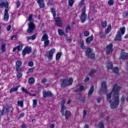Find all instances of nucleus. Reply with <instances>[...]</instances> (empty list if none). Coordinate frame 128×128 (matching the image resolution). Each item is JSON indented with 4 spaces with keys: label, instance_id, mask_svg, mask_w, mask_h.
Returning <instances> with one entry per match:
<instances>
[{
    "label": "nucleus",
    "instance_id": "obj_51",
    "mask_svg": "<svg viewBox=\"0 0 128 128\" xmlns=\"http://www.w3.org/2000/svg\"><path fill=\"white\" fill-rule=\"evenodd\" d=\"M36 56V50H34L32 53V58H35Z\"/></svg>",
    "mask_w": 128,
    "mask_h": 128
},
{
    "label": "nucleus",
    "instance_id": "obj_62",
    "mask_svg": "<svg viewBox=\"0 0 128 128\" xmlns=\"http://www.w3.org/2000/svg\"><path fill=\"white\" fill-rule=\"evenodd\" d=\"M16 35H14L11 36L10 40H16Z\"/></svg>",
    "mask_w": 128,
    "mask_h": 128
},
{
    "label": "nucleus",
    "instance_id": "obj_42",
    "mask_svg": "<svg viewBox=\"0 0 128 128\" xmlns=\"http://www.w3.org/2000/svg\"><path fill=\"white\" fill-rule=\"evenodd\" d=\"M62 52H58L56 54V60H58L60 58V57L62 56Z\"/></svg>",
    "mask_w": 128,
    "mask_h": 128
},
{
    "label": "nucleus",
    "instance_id": "obj_17",
    "mask_svg": "<svg viewBox=\"0 0 128 128\" xmlns=\"http://www.w3.org/2000/svg\"><path fill=\"white\" fill-rule=\"evenodd\" d=\"M84 90H86V87L84 85H80L77 89L74 90V92H82Z\"/></svg>",
    "mask_w": 128,
    "mask_h": 128
},
{
    "label": "nucleus",
    "instance_id": "obj_32",
    "mask_svg": "<svg viewBox=\"0 0 128 128\" xmlns=\"http://www.w3.org/2000/svg\"><path fill=\"white\" fill-rule=\"evenodd\" d=\"M88 58H90L92 60H96V54L94 53H92L89 56H87Z\"/></svg>",
    "mask_w": 128,
    "mask_h": 128
},
{
    "label": "nucleus",
    "instance_id": "obj_16",
    "mask_svg": "<svg viewBox=\"0 0 128 128\" xmlns=\"http://www.w3.org/2000/svg\"><path fill=\"white\" fill-rule=\"evenodd\" d=\"M92 40H94V36L92 35L86 39V44H90V42H92Z\"/></svg>",
    "mask_w": 128,
    "mask_h": 128
},
{
    "label": "nucleus",
    "instance_id": "obj_45",
    "mask_svg": "<svg viewBox=\"0 0 128 128\" xmlns=\"http://www.w3.org/2000/svg\"><path fill=\"white\" fill-rule=\"evenodd\" d=\"M16 48L18 52H20V50H22V44H19V45Z\"/></svg>",
    "mask_w": 128,
    "mask_h": 128
},
{
    "label": "nucleus",
    "instance_id": "obj_24",
    "mask_svg": "<svg viewBox=\"0 0 128 128\" xmlns=\"http://www.w3.org/2000/svg\"><path fill=\"white\" fill-rule=\"evenodd\" d=\"M119 68L118 66H116L113 68L112 72L115 74L116 76H120V73L118 72Z\"/></svg>",
    "mask_w": 128,
    "mask_h": 128
},
{
    "label": "nucleus",
    "instance_id": "obj_8",
    "mask_svg": "<svg viewBox=\"0 0 128 128\" xmlns=\"http://www.w3.org/2000/svg\"><path fill=\"white\" fill-rule=\"evenodd\" d=\"M56 52V48H53L51 50H50L46 54V56L50 60H52V56H54V54Z\"/></svg>",
    "mask_w": 128,
    "mask_h": 128
},
{
    "label": "nucleus",
    "instance_id": "obj_58",
    "mask_svg": "<svg viewBox=\"0 0 128 128\" xmlns=\"http://www.w3.org/2000/svg\"><path fill=\"white\" fill-rule=\"evenodd\" d=\"M84 36H90V32L85 31L84 32Z\"/></svg>",
    "mask_w": 128,
    "mask_h": 128
},
{
    "label": "nucleus",
    "instance_id": "obj_20",
    "mask_svg": "<svg viewBox=\"0 0 128 128\" xmlns=\"http://www.w3.org/2000/svg\"><path fill=\"white\" fill-rule=\"evenodd\" d=\"M20 86V84H18V86H16V87L13 86L12 88L10 90V93L12 94L14 92H18V88Z\"/></svg>",
    "mask_w": 128,
    "mask_h": 128
},
{
    "label": "nucleus",
    "instance_id": "obj_1",
    "mask_svg": "<svg viewBox=\"0 0 128 128\" xmlns=\"http://www.w3.org/2000/svg\"><path fill=\"white\" fill-rule=\"evenodd\" d=\"M120 90H122V87L118 86V84L115 83L113 84L112 92L106 94V100L108 102L109 104L112 102V100H110V98H112H112H114V94L120 96L119 94L120 92Z\"/></svg>",
    "mask_w": 128,
    "mask_h": 128
},
{
    "label": "nucleus",
    "instance_id": "obj_26",
    "mask_svg": "<svg viewBox=\"0 0 128 128\" xmlns=\"http://www.w3.org/2000/svg\"><path fill=\"white\" fill-rule=\"evenodd\" d=\"M6 43L4 42L1 44L2 52H6Z\"/></svg>",
    "mask_w": 128,
    "mask_h": 128
},
{
    "label": "nucleus",
    "instance_id": "obj_46",
    "mask_svg": "<svg viewBox=\"0 0 128 128\" xmlns=\"http://www.w3.org/2000/svg\"><path fill=\"white\" fill-rule=\"evenodd\" d=\"M74 4V0H68V6H72Z\"/></svg>",
    "mask_w": 128,
    "mask_h": 128
},
{
    "label": "nucleus",
    "instance_id": "obj_35",
    "mask_svg": "<svg viewBox=\"0 0 128 128\" xmlns=\"http://www.w3.org/2000/svg\"><path fill=\"white\" fill-rule=\"evenodd\" d=\"M72 82H74L72 78H69L68 80H67V86H72Z\"/></svg>",
    "mask_w": 128,
    "mask_h": 128
},
{
    "label": "nucleus",
    "instance_id": "obj_49",
    "mask_svg": "<svg viewBox=\"0 0 128 128\" xmlns=\"http://www.w3.org/2000/svg\"><path fill=\"white\" fill-rule=\"evenodd\" d=\"M4 16H8V8H6Z\"/></svg>",
    "mask_w": 128,
    "mask_h": 128
},
{
    "label": "nucleus",
    "instance_id": "obj_39",
    "mask_svg": "<svg viewBox=\"0 0 128 128\" xmlns=\"http://www.w3.org/2000/svg\"><path fill=\"white\" fill-rule=\"evenodd\" d=\"M81 16H86V6H84L82 9Z\"/></svg>",
    "mask_w": 128,
    "mask_h": 128
},
{
    "label": "nucleus",
    "instance_id": "obj_37",
    "mask_svg": "<svg viewBox=\"0 0 128 128\" xmlns=\"http://www.w3.org/2000/svg\"><path fill=\"white\" fill-rule=\"evenodd\" d=\"M98 128H104V122H100L98 124Z\"/></svg>",
    "mask_w": 128,
    "mask_h": 128
},
{
    "label": "nucleus",
    "instance_id": "obj_50",
    "mask_svg": "<svg viewBox=\"0 0 128 128\" xmlns=\"http://www.w3.org/2000/svg\"><path fill=\"white\" fill-rule=\"evenodd\" d=\"M21 90H22V92H24L25 94H28V90L26 89L24 87H22Z\"/></svg>",
    "mask_w": 128,
    "mask_h": 128
},
{
    "label": "nucleus",
    "instance_id": "obj_23",
    "mask_svg": "<svg viewBox=\"0 0 128 128\" xmlns=\"http://www.w3.org/2000/svg\"><path fill=\"white\" fill-rule=\"evenodd\" d=\"M106 66L107 68V69L108 70H112V68H114V64H112V62H108L106 64Z\"/></svg>",
    "mask_w": 128,
    "mask_h": 128
},
{
    "label": "nucleus",
    "instance_id": "obj_34",
    "mask_svg": "<svg viewBox=\"0 0 128 128\" xmlns=\"http://www.w3.org/2000/svg\"><path fill=\"white\" fill-rule=\"evenodd\" d=\"M112 30V25L108 24L107 28L105 30V33L108 34Z\"/></svg>",
    "mask_w": 128,
    "mask_h": 128
},
{
    "label": "nucleus",
    "instance_id": "obj_22",
    "mask_svg": "<svg viewBox=\"0 0 128 128\" xmlns=\"http://www.w3.org/2000/svg\"><path fill=\"white\" fill-rule=\"evenodd\" d=\"M38 36V33H36L32 36H30L27 38V42H28L29 40H34L36 38V36Z\"/></svg>",
    "mask_w": 128,
    "mask_h": 128
},
{
    "label": "nucleus",
    "instance_id": "obj_53",
    "mask_svg": "<svg viewBox=\"0 0 128 128\" xmlns=\"http://www.w3.org/2000/svg\"><path fill=\"white\" fill-rule=\"evenodd\" d=\"M64 36H65L66 37V40H68V42H72V38H70L69 37H68V35H66V34H64Z\"/></svg>",
    "mask_w": 128,
    "mask_h": 128
},
{
    "label": "nucleus",
    "instance_id": "obj_63",
    "mask_svg": "<svg viewBox=\"0 0 128 128\" xmlns=\"http://www.w3.org/2000/svg\"><path fill=\"white\" fill-rule=\"evenodd\" d=\"M79 99L80 100H82V102H84V100H86V97H84V96L81 97V98H79Z\"/></svg>",
    "mask_w": 128,
    "mask_h": 128
},
{
    "label": "nucleus",
    "instance_id": "obj_3",
    "mask_svg": "<svg viewBox=\"0 0 128 128\" xmlns=\"http://www.w3.org/2000/svg\"><path fill=\"white\" fill-rule=\"evenodd\" d=\"M28 20L30 22L28 26V28L27 30L28 34H34V30H36V24L34 23V18L32 16H29L28 18Z\"/></svg>",
    "mask_w": 128,
    "mask_h": 128
},
{
    "label": "nucleus",
    "instance_id": "obj_6",
    "mask_svg": "<svg viewBox=\"0 0 128 128\" xmlns=\"http://www.w3.org/2000/svg\"><path fill=\"white\" fill-rule=\"evenodd\" d=\"M54 98V94L50 90H42V98Z\"/></svg>",
    "mask_w": 128,
    "mask_h": 128
},
{
    "label": "nucleus",
    "instance_id": "obj_59",
    "mask_svg": "<svg viewBox=\"0 0 128 128\" xmlns=\"http://www.w3.org/2000/svg\"><path fill=\"white\" fill-rule=\"evenodd\" d=\"M16 4H17V8H20V4H22V3L20 2V0H18L16 2Z\"/></svg>",
    "mask_w": 128,
    "mask_h": 128
},
{
    "label": "nucleus",
    "instance_id": "obj_56",
    "mask_svg": "<svg viewBox=\"0 0 128 128\" xmlns=\"http://www.w3.org/2000/svg\"><path fill=\"white\" fill-rule=\"evenodd\" d=\"M28 66H30V67L34 66V62H32V61H30V62H28Z\"/></svg>",
    "mask_w": 128,
    "mask_h": 128
},
{
    "label": "nucleus",
    "instance_id": "obj_38",
    "mask_svg": "<svg viewBox=\"0 0 128 128\" xmlns=\"http://www.w3.org/2000/svg\"><path fill=\"white\" fill-rule=\"evenodd\" d=\"M99 35H100V38H102V39L104 38H105L106 37V34H104V32H99Z\"/></svg>",
    "mask_w": 128,
    "mask_h": 128
},
{
    "label": "nucleus",
    "instance_id": "obj_9",
    "mask_svg": "<svg viewBox=\"0 0 128 128\" xmlns=\"http://www.w3.org/2000/svg\"><path fill=\"white\" fill-rule=\"evenodd\" d=\"M114 48V44H112L110 43L109 44L107 45L106 46V54H110V52H114V49L112 48Z\"/></svg>",
    "mask_w": 128,
    "mask_h": 128
},
{
    "label": "nucleus",
    "instance_id": "obj_61",
    "mask_svg": "<svg viewBox=\"0 0 128 128\" xmlns=\"http://www.w3.org/2000/svg\"><path fill=\"white\" fill-rule=\"evenodd\" d=\"M80 20H81L82 22H86V17L81 16Z\"/></svg>",
    "mask_w": 128,
    "mask_h": 128
},
{
    "label": "nucleus",
    "instance_id": "obj_40",
    "mask_svg": "<svg viewBox=\"0 0 128 128\" xmlns=\"http://www.w3.org/2000/svg\"><path fill=\"white\" fill-rule=\"evenodd\" d=\"M102 28H106L108 26V22L106 21L102 22H101Z\"/></svg>",
    "mask_w": 128,
    "mask_h": 128
},
{
    "label": "nucleus",
    "instance_id": "obj_7",
    "mask_svg": "<svg viewBox=\"0 0 128 128\" xmlns=\"http://www.w3.org/2000/svg\"><path fill=\"white\" fill-rule=\"evenodd\" d=\"M32 47H30L29 46H26V48H24L22 51V56L24 58L26 56L27 54H30L32 52Z\"/></svg>",
    "mask_w": 128,
    "mask_h": 128
},
{
    "label": "nucleus",
    "instance_id": "obj_18",
    "mask_svg": "<svg viewBox=\"0 0 128 128\" xmlns=\"http://www.w3.org/2000/svg\"><path fill=\"white\" fill-rule=\"evenodd\" d=\"M60 82H62L61 86H64V88H66V86H68V80L66 79H60Z\"/></svg>",
    "mask_w": 128,
    "mask_h": 128
},
{
    "label": "nucleus",
    "instance_id": "obj_47",
    "mask_svg": "<svg viewBox=\"0 0 128 128\" xmlns=\"http://www.w3.org/2000/svg\"><path fill=\"white\" fill-rule=\"evenodd\" d=\"M16 68L17 72H22V66L16 67Z\"/></svg>",
    "mask_w": 128,
    "mask_h": 128
},
{
    "label": "nucleus",
    "instance_id": "obj_12",
    "mask_svg": "<svg viewBox=\"0 0 128 128\" xmlns=\"http://www.w3.org/2000/svg\"><path fill=\"white\" fill-rule=\"evenodd\" d=\"M120 60H128V53L126 52H122L120 54Z\"/></svg>",
    "mask_w": 128,
    "mask_h": 128
},
{
    "label": "nucleus",
    "instance_id": "obj_33",
    "mask_svg": "<svg viewBox=\"0 0 128 128\" xmlns=\"http://www.w3.org/2000/svg\"><path fill=\"white\" fill-rule=\"evenodd\" d=\"M32 102V108H36V106L38 105V100L36 99H33Z\"/></svg>",
    "mask_w": 128,
    "mask_h": 128
},
{
    "label": "nucleus",
    "instance_id": "obj_36",
    "mask_svg": "<svg viewBox=\"0 0 128 128\" xmlns=\"http://www.w3.org/2000/svg\"><path fill=\"white\" fill-rule=\"evenodd\" d=\"M58 34L60 36H64V34H66L64 31L62 29H58Z\"/></svg>",
    "mask_w": 128,
    "mask_h": 128
},
{
    "label": "nucleus",
    "instance_id": "obj_15",
    "mask_svg": "<svg viewBox=\"0 0 128 128\" xmlns=\"http://www.w3.org/2000/svg\"><path fill=\"white\" fill-rule=\"evenodd\" d=\"M101 88H103V92H108V86H106V82H102L101 84Z\"/></svg>",
    "mask_w": 128,
    "mask_h": 128
},
{
    "label": "nucleus",
    "instance_id": "obj_60",
    "mask_svg": "<svg viewBox=\"0 0 128 128\" xmlns=\"http://www.w3.org/2000/svg\"><path fill=\"white\" fill-rule=\"evenodd\" d=\"M88 112H86V110H84L83 111V118H86V114Z\"/></svg>",
    "mask_w": 128,
    "mask_h": 128
},
{
    "label": "nucleus",
    "instance_id": "obj_14",
    "mask_svg": "<svg viewBox=\"0 0 128 128\" xmlns=\"http://www.w3.org/2000/svg\"><path fill=\"white\" fill-rule=\"evenodd\" d=\"M38 4H39L40 8H46V4H44V0H37Z\"/></svg>",
    "mask_w": 128,
    "mask_h": 128
},
{
    "label": "nucleus",
    "instance_id": "obj_64",
    "mask_svg": "<svg viewBox=\"0 0 128 128\" xmlns=\"http://www.w3.org/2000/svg\"><path fill=\"white\" fill-rule=\"evenodd\" d=\"M125 100H126V97H124V96L123 95L121 98V102H125Z\"/></svg>",
    "mask_w": 128,
    "mask_h": 128
},
{
    "label": "nucleus",
    "instance_id": "obj_27",
    "mask_svg": "<svg viewBox=\"0 0 128 128\" xmlns=\"http://www.w3.org/2000/svg\"><path fill=\"white\" fill-rule=\"evenodd\" d=\"M96 70L94 69H91L90 70V72L88 73L89 76H90L92 78L94 76V74H96Z\"/></svg>",
    "mask_w": 128,
    "mask_h": 128
},
{
    "label": "nucleus",
    "instance_id": "obj_28",
    "mask_svg": "<svg viewBox=\"0 0 128 128\" xmlns=\"http://www.w3.org/2000/svg\"><path fill=\"white\" fill-rule=\"evenodd\" d=\"M49 37L48 36V34H44L42 36V38H41V42H44V40H48Z\"/></svg>",
    "mask_w": 128,
    "mask_h": 128
},
{
    "label": "nucleus",
    "instance_id": "obj_52",
    "mask_svg": "<svg viewBox=\"0 0 128 128\" xmlns=\"http://www.w3.org/2000/svg\"><path fill=\"white\" fill-rule=\"evenodd\" d=\"M22 76V72H18L17 78H20Z\"/></svg>",
    "mask_w": 128,
    "mask_h": 128
},
{
    "label": "nucleus",
    "instance_id": "obj_44",
    "mask_svg": "<svg viewBox=\"0 0 128 128\" xmlns=\"http://www.w3.org/2000/svg\"><path fill=\"white\" fill-rule=\"evenodd\" d=\"M50 40H44V48H46V46H48V44H50Z\"/></svg>",
    "mask_w": 128,
    "mask_h": 128
},
{
    "label": "nucleus",
    "instance_id": "obj_29",
    "mask_svg": "<svg viewBox=\"0 0 128 128\" xmlns=\"http://www.w3.org/2000/svg\"><path fill=\"white\" fill-rule=\"evenodd\" d=\"M34 82H36V80H34V77L29 78L28 80V82L30 84H34Z\"/></svg>",
    "mask_w": 128,
    "mask_h": 128
},
{
    "label": "nucleus",
    "instance_id": "obj_43",
    "mask_svg": "<svg viewBox=\"0 0 128 128\" xmlns=\"http://www.w3.org/2000/svg\"><path fill=\"white\" fill-rule=\"evenodd\" d=\"M22 62L20 60H17L16 62V67L22 66Z\"/></svg>",
    "mask_w": 128,
    "mask_h": 128
},
{
    "label": "nucleus",
    "instance_id": "obj_19",
    "mask_svg": "<svg viewBox=\"0 0 128 128\" xmlns=\"http://www.w3.org/2000/svg\"><path fill=\"white\" fill-rule=\"evenodd\" d=\"M79 44L82 50H84L86 48V46H84V42L82 40V38H81L80 40L78 41Z\"/></svg>",
    "mask_w": 128,
    "mask_h": 128
},
{
    "label": "nucleus",
    "instance_id": "obj_4",
    "mask_svg": "<svg viewBox=\"0 0 128 128\" xmlns=\"http://www.w3.org/2000/svg\"><path fill=\"white\" fill-rule=\"evenodd\" d=\"M124 32H126V27L123 26L120 28V30H118L117 32V34H116V38L114 41L116 42V40H118V42H120V40H122V36H124Z\"/></svg>",
    "mask_w": 128,
    "mask_h": 128
},
{
    "label": "nucleus",
    "instance_id": "obj_11",
    "mask_svg": "<svg viewBox=\"0 0 128 128\" xmlns=\"http://www.w3.org/2000/svg\"><path fill=\"white\" fill-rule=\"evenodd\" d=\"M8 8V2L6 0H2L1 2H0V8Z\"/></svg>",
    "mask_w": 128,
    "mask_h": 128
},
{
    "label": "nucleus",
    "instance_id": "obj_54",
    "mask_svg": "<svg viewBox=\"0 0 128 128\" xmlns=\"http://www.w3.org/2000/svg\"><path fill=\"white\" fill-rule=\"evenodd\" d=\"M6 112V108L4 107L3 109L0 112L1 116H3L4 114H6L4 112Z\"/></svg>",
    "mask_w": 128,
    "mask_h": 128
},
{
    "label": "nucleus",
    "instance_id": "obj_21",
    "mask_svg": "<svg viewBox=\"0 0 128 128\" xmlns=\"http://www.w3.org/2000/svg\"><path fill=\"white\" fill-rule=\"evenodd\" d=\"M64 115L65 116L66 120H68L70 116H72V113L70 112V111L66 110Z\"/></svg>",
    "mask_w": 128,
    "mask_h": 128
},
{
    "label": "nucleus",
    "instance_id": "obj_10",
    "mask_svg": "<svg viewBox=\"0 0 128 128\" xmlns=\"http://www.w3.org/2000/svg\"><path fill=\"white\" fill-rule=\"evenodd\" d=\"M54 20L56 22V24L57 26L59 28H62V20L60 17L54 16Z\"/></svg>",
    "mask_w": 128,
    "mask_h": 128
},
{
    "label": "nucleus",
    "instance_id": "obj_57",
    "mask_svg": "<svg viewBox=\"0 0 128 128\" xmlns=\"http://www.w3.org/2000/svg\"><path fill=\"white\" fill-rule=\"evenodd\" d=\"M108 4H109V6H114V0H109L108 1Z\"/></svg>",
    "mask_w": 128,
    "mask_h": 128
},
{
    "label": "nucleus",
    "instance_id": "obj_48",
    "mask_svg": "<svg viewBox=\"0 0 128 128\" xmlns=\"http://www.w3.org/2000/svg\"><path fill=\"white\" fill-rule=\"evenodd\" d=\"M35 67H33L32 68H29L26 72V74H31L34 72V70Z\"/></svg>",
    "mask_w": 128,
    "mask_h": 128
},
{
    "label": "nucleus",
    "instance_id": "obj_25",
    "mask_svg": "<svg viewBox=\"0 0 128 128\" xmlns=\"http://www.w3.org/2000/svg\"><path fill=\"white\" fill-rule=\"evenodd\" d=\"M10 109L11 110H10L11 114H12L14 112V107H12V106H8L6 108H5V110L6 111L4 112L5 113L10 112Z\"/></svg>",
    "mask_w": 128,
    "mask_h": 128
},
{
    "label": "nucleus",
    "instance_id": "obj_41",
    "mask_svg": "<svg viewBox=\"0 0 128 128\" xmlns=\"http://www.w3.org/2000/svg\"><path fill=\"white\" fill-rule=\"evenodd\" d=\"M51 12L53 14V16H56V8H50Z\"/></svg>",
    "mask_w": 128,
    "mask_h": 128
},
{
    "label": "nucleus",
    "instance_id": "obj_2",
    "mask_svg": "<svg viewBox=\"0 0 128 128\" xmlns=\"http://www.w3.org/2000/svg\"><path fill=\"white\" fill-rule=\"evenodd\" d=\"M113 101L110 102V108L112 110H116L120 106V95L118 96L116 94H113Z\"/></svg>",
    "mask_w": 128,
    "mask_h": 128
},
{
    "label": "nucleus",
    "instance_id": "obj_5",
    "mask_svg": "<svg viewBox=\"0 0 128 128\" xmlns=\"http://www.w3.org/2000/svg\"><path fill=\"white\" fill-rule=\"evenodd\" d=\"M66 98H63L61 101H60V112H61L62 116H64V110H67L68 108L66 107Z\"/></svg>",
    "mask_w": 128,
    "mask_h": 128
},
{
    "label": "nucleus",
    "instance_id": "obj_30",
    "mask_svg": "<svg viewBox=\"0 0 128 128\" xmlns=\"http://www.w3.org/2000/svg\"><path fill=\"white\" fill-rule=\"evenodd\" d=\"M17 104L18 106H20V108H24V100H18L17 102Z\"/></svg>",
    "mask_w": 128,
    "mask_h": 128
},
{
    "label": "nucleus",
    "instance_id": "obj_55",
    "mask_svg": "<svg viewBox=\"0 0 128 128\" xmlns=\"http://www.w3.org/2000/svg\"><path fill=\"white\" fill-rule=\"evenodd\" d=\"M24 112H22L21 114H20L18 117V120H20L22 118H24Z\"/></svg>",
    "mask_w": 128,
    "mask_h": 128
},
{
    "label": "nucleus",
    "instance_id": "obj_13",
    "mask_svg": "<svg viewBox=\"0 0 128 128\" xmlns=\"http://www.w3.org/2000/svg\"><path fill=\"white\" fill-rule=\"evenodd\" d=\"M93 52H94V49L90 48H86V50H85V54L86 56H90V54H92Z\"/></svg>",
    "mask_w": 128,
    "mask_h": 128
},
{
    "label": "nucleus",
    "instance_id": "obj_31",
    "mask_svg": "<svg viewBox=\"0 0 128 128\" xmlns=\"http://www.w3.org/2000/svg\"><path fill=\"white\" fill-rule=\"evenodd\" d=\"M94 86H92L90 87V90H89V92H88V96H92V93L94 92Z\"/></svg>",
    "mask_w": 128,
    "mask_h": 128
}]
</instances>
